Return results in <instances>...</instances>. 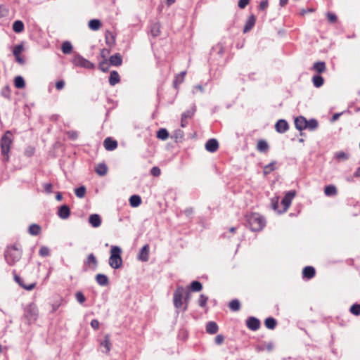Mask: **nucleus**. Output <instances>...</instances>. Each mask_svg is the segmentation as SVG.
I'll return each mask as SVG.
<instances>
[{"label": "nucleus", "mask_w": 360, "mask_h": 360, "mask_svg": "<svg viewBox=\"0 0 360 360\" xmlns=\"http://www.w3.org/2000/svg\"><path fill=\"white\" fill-rule=\"evenodd\" d=\"M295 127L299 131L307 129V119L303 116H299L295 119Z\"/></svg>", "instance_id": "13"}, {"label": "nucleus", "mask_w": 360, "mask_h": 360, "mask_svg": "<svg viewBox=\"0 0 360 360\" xmlns=\"http://www.w3.org/2000/svg\"><path fill=\"white\" fill-rule=\"evenodd\" d=\"M91 265L94 269H96L98 266V260L93 253L89 254L84 261V266H91Z\"/></svg>", "instance_id": "18"}, {"label": "nucleus", "mask_w": 360, "mask_h": 360, "mask_svg": "<svg viewBox=\"0 0 360 360\" xmlns=\"http://www.w3.org/2000/svg\"><path fill=\"white\" fill-rule=\"evenodd\" d=\"M98 68L103 72H108L109 70V64L108 63L107 60L105 59L103 61H101L99 63Z\"/></svg>", "instance_id": "49"}, {"label": "nucleus", "mask_w": 360, "mask_h": 360, "mask_svg": "<svg viewBox=\"0 0 360 360\" xmlns=\"http://www.w3.org/2000/svg\"><path fill=\"white\" fill-rule=\"evenodd\" d=\"M72 63L77 66L82 67L86 69H93L95 67L93 63L85 59L80 55H76L72 60Z\"/></svg>", "instance_id": "8"}, {"label": "nucleus", "mask_w": 360, "mask_h": 360, "mask_svg": "<svg viewBox=\"0 0 360 360\" xmlns=\"http://www.w3.org/2000/svg\"><path fill=\"white\" fill-rule=\"evenodd\" d=\"M150 34L153 37H156L160 34V25L159 22H155L150 26Z\"/></svg>", "instance_id": "29"}, {"label": "nucleus", "mask_w": 360, "mask_h": 360, "mask_svg": "<svg viewBox=\"0 0 360 360\" xmlns=\"http://www.w3.org/2000/svg\"><path fill=\"white\" fill-rule=\"evenodd\" d=\"M229 306L230 309L233 311H238L240 309V303L239 300L237 299L231 300L229 302Z\"/></svg>", "instance_id": "41"}, {"label": "nucleus", "mask_w": 360, "mask_h": 360, "mask_svg": "<svg viewBox=\"0 0 360 360\" xmlns=\"http://www.w3.org/2000/svg\"><path fill=\"white\" fill-rule=\"evenodd\" d=\"M89 27L94 31L98 30L101 27V22L98 19H92L89 22Z\"/></svg>", "instance_id": "27"}, {"label": "nucleus", "mask_w": 360, "mask_h": 360, "mask_svg": "<svg viewBox=\"0 0 360 360\" xmlns=\"http://www.w3.org/2000/svg\"><path fill=\"white\" fill-rule=\"evenodd\" d=\"M157 137L161 140H166L169 137V132L165 128L160 129L157 132Z\"/></svg>", "instance_id": "40"}, {"label": "nucleus", "mask_w": 360, "mask_h": 360, "mask_svg": "<svg viewBox=\"0 0 360 360\" xmlns=\"http://www.w3.org/2000/svg\"><path fill=\"white\" fill-rule=\"evenodd\" d=\"M58 216L62 219H67L70 215V209L67 205H63L58 208Z\"/></svg>", "instance_id": "12"}, {"label": "nucleus", "mask_w": 360, "mask_h": 360, "mask_svg": "<svg viewBox=\"0 0 360 360\" xmlns=\"http://www.w3.org/2000/svg\"><path fill=\"white\" fill-rule=\"evenodd\" d=\"M202 289V285L198 281H192L188 288V290L193 292H200Z\"/></svg>", "instance_id": "25"}, {"label": "nucleus", "mask_w": 360, "mask_h": 360, "mask_svg": "<svg viewBox=\"0 0 360 360\" xmlns=\"http://www.w3.org/2000/svg\"><path fill=\"white\" fill-rule=\"evenodd\" d=\"M267 7H268V1L267 0H264L260 2V4H259L260 10L264 11L265 9H266Z\"/></svg>", "instance_id": "64"}, {"label": "nucleus", "mask_w": 360, "mask_h": 360, "mask_svg": "<svg viewBox=\"0 0 360 360\" xmlns=\"http://www.w3.org/2000/svg\"><path fill=\"white\" fill-rule=\"evenodd\" d=\"M325 195L327 196L335 195L338 193L337 188L333 185H328L325 187Z\"/></svg>", "instance_id": "35"}, {"label": "nucleus", "mask_w": 360, "mask_h": 360, "mask_svg": "<svg viewBox=\"0 0 360 360\" xmlns=\"http://www.w3.org/2000/svg\"><path fill=\"white\" fill-rule=\"evenodd\" d=\"M28 232L32 236H37L41 232V227L37 224H32L29 226Z\"/></svg>", "instance_id": "28"}, {"label": "nucleus", "mask_w": 360, "mask_h": 360, "mask_svg": "<svg viewBox=\"0 0 360 360\" xmlns=\"http://www.w3.org/2000/svg\"><path fill=\"white\" fill-rule=\"evenodd\" d=\"M130 205L133 207L139 206L141 203V198L139 195H133L129 198Z\"/></svg>", "instance_id": "31"}, {"label": "nucleus", "mask_w": 360, "mask_h": 360, "mask_svg": "<svg viewBox=\"0 0 360 360\" xmlns=\"http://www.w3.org/2000/svg\"><path fill=\"white\" fill-rule=\"evenodd\" d=\"M120 82V77L118 72L112 70L110 73L109 83L111 86H115Z\"/></svg>", "instance_id": "21"}, {"label": "nucleus", "mask_w": 360, "mask_h": 360, "mask_svg": "<svg viewBox=\"0 0 360 360\" xmlns=\"http://www.w3.org/2000/svg\"><path fill=\"white\" fill-rule=\"evenodd\" d=\"M184 295V288L178 286L174 292L173 302L176 309H180L183 305V297Z\"/></svg>", "instance_id": "6"}, {"label": "nucleus", "mask_w": 360, "mask_h": 360, "mask_svg": "<svg viewBox=\"0 0 360 360\" xmlns=\"http://www.w3.org/2000/svg\"><path fill=\"white\" fill-rule=\"evenodd\" d=\"M109 62L110 65L120 66L122 63V57L120 53H117L110 57Z\"/></svg>", "instance_id": "17"}, {"label": "nucleus", "mask_w": 360, "mask_h": 360, "mask_svg": "<svg viewBox=\"0 0 360 360\" xmlns=\"http://www.w3.org/2000/svg\"><path fill=\"white\" fill-rule=\"evenodd\" d=\"M68 137L72 140H76L78 137L77 132L75 131H70L67 133Z\"/></svg>", "instance_id": "58"}, {"label": "nucleus", "mask_w": 360, "mask_h": 360, "mask_svg": "<svg viewBox=\"0 0 360 360\" xmlns=\"http://www.w3.org/2000/svg\"><path fill=\"white\" fill-rule=\"evenodd\" d=\"M72 49V44L68 41H64L61 45V51L65 54L71 53Z\"/></svg>", "instance_id": "30"}, {"label": "nucleus", "mask_w": 360, "mask_h": 360, "mask_svg": "<svg viewBox=\"0 0 360 360\" xmlns=\"http://www.w3.org/2000/svg\"><path fill=\"white\" fill-rule=\"evenodd\" d=\"M39 254L41 257H47L50 255V250L48 247L43 246L39 249Z\"/></svg>", "instance_id": "54"}, {"label": "nucleus", "mask_w": 360, "mask_h": 360, "mask_svg": "<svg viewBox=\"0 0 360 360\" xmlns=\"http://www.w3.org/2000/svg\"><path fill=\"white\" fill-rule=\"evenodd\" d=\"M312 82H313L314 86L319 88V87H321L323 84L324 79L321 75H314L312 77Z\"/></svg>", "instance_id": "38"}, {"label": "nucleus", "mask_w": 360, "mask_h": 360, "mask_svg": "<svg viewBox=\"0 0 360 360\" xmlns=\"http://www.w3.org/2000/svg\"><path fill=\"white\" fill-rule=\"evenodd\" d=\"M264 325L268 329L273 330L276 328L277 321L273 317H268L264 321Z\"/></svg>", "instance_id": "26"}, {"label": "nucleus", "mask_w": 360, "mask_h": 360, "mask_svg": "<svg viewBox=\"0 0 360 360\" xmlns=\"http://www.w3.org/2000/svg\"><path fill=\"white\" fill-rule=\"evenodd\" d=\"M271 207L275 211H277V212L279 211L278 210V198H273L271 199Z\"/></svg>", "instance_id": "56"}, {"label": "nucleus", "mask_w": 360, "mask_h": 360, "mask_svg": "<svg viewBox=\"0 0 360 360\" xmlns=\"http://www.w3.org/2000/svg\"><path fill=\"white\" fill-rule=\"evenodd\" d=\"M335 157L339 160H346L348 159L349 155L343 151H340L335 153Z\"/></svg>", "instance_id": "50"}, {"label": "nucleus", "mask_w": 360, "mask_h": 360, "mask_svg": "<svg viewBox=\"0 0 360 360\" xmlns=\"http://www.w3.org/2000/svg\"><path fill=\"white\" fill-rule=\"evenodd\" d=\"M327 18L330 23H335L337 21L336 15L330 12L327 13Z\"/></svg>", "instance_id": "55"}, {"label": "nucleus", "mask_w": 360, "mask_h": 360, "mask_svg": "<svg viewBox=\"0 0 360 360\" xmlns=\"http://www.w3.org/2000/svg\"><path fill=\"white\" fill-rule=\"evenodd\" d=\"M247 327L253 331L257 330L260 327L259 320L254 316H250L246 320Z\"/></svg>", "instance_id": "9"}, {"label": "nucleus", "mask_w": 360, "mask_h": 360, "mask_svg": "<svg viewBox=\"0 0 360 360\" xmlns=\"http://www.w3.org/2000/svg\"><path fill=\"white\" fill-rule=\"evenodd\" d=\"M23 49H24V48H23V45L22 44L16 45L13 48V53L14 56H20V53H22Z\"/></svg>", "instance_id": "53"}, {"label": "nucleus", "mask_w": 360, "mask_h": 360, "mask_svg": "<svg viewBox=\"0 0 360 360\" xmlns=\"http://www.w3.org/2000/svg\"><path fill=\"white\" fill-rule=\"evenodd\" d=\"M275 163L276 162L273 161L264 167L263 172L264 175H267L276 169Z\"/></svg>", "instance_id": "44"}, {"label": "nucleus", "mask_w": 360, "mask_h": 360, "mask_svg": "<svg viewBox=\"0 0 360 360\" xmlns=\"http://www.w3.org/2000/svg\"><path fill=\"white\" fill-rule=\"evenodd\" d=\"M96 281L101 286H107L109 284V279L105 274H98L96 276Z\"/></svg>", "instance_id": "22"}, {"label": "nucleus", "mask_w": 360, "mask_h": 360, "mask_svg": "<svg viewBox=\"0 0 360 360\" xmlns=\"http://www.w3.org/2000/svg\"><path fill=\"white\" fill-rule=\"evenodd\" d=\"M160 169L158 167H153L150 170V174L153 176H159L160 175Z\"/></svg>", "instance_id": "57"}, {"label": "nucleus", "mask_w": 360, "mask_h": 360, "mask_svg": "<svg viewBox=\"0 0 360 360\" xmlns=\"http://www.w3.org/2000/svg\"><path fill=\"white\" fill-rule=\"evenodd\" d=\"M349 311L355 316L360 315V304H354L352 305Z\"/></svg>", "instance_id": "48"}, {"label": "nucleus", "mask_w": 360, "mask_h": 360, "mask_svg": "<svg viewBox=\"0 0 360 360\" xmlns=\"http://www.w3.org/2000/svg\"><path fill=\"white\" fill-rule=\"evenodd\" d=\"M39 311L34 303H30L24 309V317L27 319L28 324L34 323L38 319Z\"/></svg>", "instance_id": "5"}, {"label": "nucleus", "mask_w": 360, "mask_h": 360, "mask_svg": "<svg viewBox=\"0 0 360 360\" xmlns=\"http://www.w3.org/2000/svg\"><path fill=\"white\" fill-rule=\"evenodd\" d=\"M224 340V338L222 335H217L215 337L214 342L217 345H221L223 343Z\"/></svg>", "instance_id": "62"}, {"label": "nucleus", "mask_w": 360, "mask_h": 360, "mask_svg": "<svg viewBox=\"0 0 360 360\" xmlns=\"http://www.w3.org/2000/svg\"><path fill=\"white\" fill-rule=\"evenodd\" d=\"M12 143L13 134L10 131H6L1 139V153L4 162L9 160V153Z\"/></svg>", "instance_id": "1"}, {"label": "nucleus", "mask_w": 360, "mask_h": 360, "mask_svg": "<svg viewBox=\"0 0 360 360\" xmlns=\"http://www.w3.org/2000/svg\"><path fill=\"white\" fill-rule=\"evenodd\" d=\"M289 128L288 122L285 120L281 119L277 121L275 124V129L277 132L283 134L285 133Z\"/></svg>", "instance_id": "11"}, {"label": "nucleus", "mask_w": 360, "mask_h": 360, "mask_svg": "<svg viewBox=\"0 0 360 360\" xmlns=\"http://www.w3.org/2000/svg\"><path fill=\"white\" fill-rule=\"evenodd\" d=\"M195 111H196V105L195 103H193L191 105L190 109L187 110L186 111H185L182 113L181 117H183L184 119H186V120L191 119L193 117V116L194 115Z\"/></svg>", "instance_id": "24"}, {"label": "nucleus", "mask_w": 360, "mask_h": 360, "mask_svg": "<svg viewBox=\"0 0 360 360\" xmlns=\"http://www.w3.org/2000/svg\"><path fill=\"white\" fill-rule=\"evenodd\" d=\"M75 193L77 195V197H78L79 198H84L85 194H86V188H85V186H80L79 188H77L75 190Z\"/></svg>", "instance_id": "45"}, {"label": "nucleus", "mask_w": 360, "mask_h": 360, "mask_svg": "<svg viewBox=\"0 0 360 360\" xmlns=\"http://www.w3.org/2000/svg\"><path fill=\"white\" fill-rule=\"evenodd\" d=\"M313 69L318 73H322L326 70V64L323 61H318L314 64Z\"/></svg>", "instance_id": "36"}, {"label": "nucleus", "mask_w": 360, "mask_h": 360, "mask_svg": "<svg viewBox=\"0 0 360 360\" xmlns=\"http://www.w3.org/2000/svg\"><path fill=\"white\" fill-rule=\"evenodd\" d=\"M21 256L22 250L15 245L8 247L4 252L5 259L10 266H13L18 262Z\"/></svg>", "instance_id": "2"}, {"label": "nucleus", "mask_w": 360, "mask_h": 360, "mask_svg": "<svg viewBox=\"0 0 360 360\" xmlns=\"http://www.w3.org/2000/svg\"><path fill=\"white\" fill-rule=\"evenodd\" d=\"M149 250L150 246L148 244L143 245L139 251L137 257L138 259L141 262H148L149 259Z\"/></svg>", "instance_id": "10"}, {"label": "nucleus", "mask_w": 360, "mask_h": 360, "mask_svg": "<svg viewBox=\"0 0 360 360\" xmlns=\"http://www.w3.org/2000/svg\"><path fill=\"white\" fill-rule=\"evenodd\" d=\"M319 127L318 121L315 119L307 120V129L314 131Z\"/></svg>", "instance_id": "39"}, {"label": "nucleus", "mask_w": 360, "mask_h": 360, "mask_svg": "<svg viewBox=\"0 0 360 360\" xmlns=\"http://www.w3.org/2000/svg\"><path fill=\"white\" fill-rule=\"evenodd\" d=\"M103 146L105 150L112 151L117 147V142L110 137H107L103 141Z\"/></svg>", "instance_id": "15"}, {"label": "nucleus", "mask_w": 360, "mask_h": 360, "mask_svg": "<svg viewBox=\"0 0 360 360\" xmlns=\"http://www.w3.org/2000/svg\"><path fill=\"white\" fill-rule=\"evenodd\" d=\"M296 195L295 191H289L285 193L284 197L281 200V204L283 206V209L282 211H278V213H283L287 211L289 207L291 205L292 200Z\"/></svg>", "instance_id": "7"}, {"label": "nucleus", "mask_w": 360, "mask_h": 360, "mask_svg": "<svg viewBox=\"0 0 360 360\" xmlns=\"http://www.w3.org/2000/svg\"><path fill=\"white\" fill-rule=\"evenodd\" d=\"M248 223L252 231H259L265 226V219L259 214L253 213L248 217Z\"/></svg>", "instance_id": "4"}, {"label": "nucleus", "mask_w": 360, "mask_h": 360, "mask_svg": "<svg viewBox=\"0 0 360 360\" xmlns=\"http://www.w3.org/2000/svg\"><path fill=\"white\" fill-rule=\"evenodd\" d=\"M89 223L94 227H99L101 224V218L98 214H92L89 217Z\"/></svg>", "instance_id": "16"}, {"label": "nucleus", "mask_w": 360, "mask_h": 360, "mask_svg": "<svg viewBox=\"0 0 360 360\" xmlns=\"http://www.w3.org/2000/svg\"><path fill=\"white\" fill-rule=\"evenodd\" d=\"M207 300H208V297L203 295V294H201L199 297V299H198V305L200 307H205L207 304Z\"/></svg>", "instance_id": "47"}, {"label": "nucleus", "mask_w": 360, "mask_h": 360, "mask_svg": "<svg viewBox=\"0 0 360 360\" xmlns=\"http://www.w3.org/2000/svg\"><path fill=\"white\" fill-rule=\"evenodd\" d=\"M24 23L21 20H15L13 24V30L16 33H20L24 30Z\"/></svg>", "instance_id": "34"}, {"label": "nucleus", "mask_w": 360, "mask_h": 360, "mask_svg": "<svg viewBox=\"0 0 360 360\" xmlns=\"http://www.w3.org/2000/svg\"><path fill=\"white\" fill-rule=\"evenodd\" d=\"M52 187H53L52 184L50 183L44 184V191L48 194H50L52 193Z\"/></svg>", "instance_id": "59"}, {"label": "nucleus", "mask_w": 360, "mask_h": 360, "mask_svg": "<svg viewBox=\"0 0 360 360\" xmlns=\"http://www.w3.org/2000/svg\"><path fill=\"white\" fill-rule=\"evenodd\" d=\"M219 327L214 321H209L206 325V331L210 334H215L218 332Z\"/></svg>", "instance_id": "23"}, {"label": "nucleus", "mask_w": 360, "mask_h": 360, "mask_svg": "<svg viewBox=\"0 0 360 360\" xmlns=\"http://www.w3.org/2000/svg\"><path fill=\"white\" fill-rule=\"evenodd\" d=\"M101 345L104 347L105 349V353H108L110 351V335L108 334H106L104 336V340L103 342H101Z\"/></svg>", "instance_id": "37"}, {"label": "nucleus", "mask_w": 360, "mask_h": 360, "mask_svg": "<svg viewBox=\"0 0 360 360\" xmlns=\"http://www.w3.org/2000/svg\"><path fill=\"white\" fill-rule=\"evenodd\" d=\"M256 18L255 15H250L247 20L245 25L243 28V32L247 33L250 31L255 24Z\"/></svg>", "instance_id": "19"}, {"label": "nucleus", "mask_w": 360, "mask_h": 360, "mask_svg": "<svg viewBox=\"0 0 360 360\" xmlns=\"http://www.w3.org/2000/svg\"><path fill=\"white\" fill-rule=\"evenodd\" d=\"M205 148L210 153H214L219 148V143L215 139H209L205 143Z\"/></svg>", "instance_id": "14"}, {"label": "nucleus", "mask_w": 360, "mask_h": 360, "mask_svg": "<svg viewBox=\"0 0 360 360\" xmlns=\"http://www.w3.org/2000/svg\"><path fill=\"white\" fill-rule=\"evenodd\" d=\"M15 86L18 89H22L25 86V82L22 77L17 76L14 79Z\"/></svg>", "instance_id": "42"}, {"label": "nucleus", "mask_w": 360, "mask_h": 360, "mask_svg": "<svg viewBox=\"0 0 360 360\" xmlns=\"http://www.w3.org/2000/svg\"><path fill=\"white\" fill-rule=\"evenodd\" d=\"M257 149L262 153H265L269 149L268 143L265 140H259L257 145Z\"/></svg>", "instance_id": "32"}, {"label": "nucleus", "mask_w": 360, "mask_h": 360, "mask_svg": "<svg viewBox=\"0 0 360 360\" xmlns=\"http://www.w3.org/2000/svg\"><path fill=\"white\" fill-rule=\"evenodd\" d=\"M75 298L77 301L82 304L86 301V297L81 291H78L75 293Z\"/></svg>", "instance_id": "51"}, {"label": "nucleus", "mask_w": 360, "mask_h": 360, "mask_svg": "<svg viewBox=\"0 0 360 360\" xmlns=\"http://www.w3.org/2000/svg\"><path fill=\"white\" fill-rule=\"evenodd\" d=\"M100 326V323L97 319H93L91 321V326L94 330H98Z\"/></svg>", "instance_id": "60"}, {"label": "nucleus", "mask_w": 360, "mask_h": 360, "mask_svg": "<svg viewBox=\"0 0 360 360\" xmlns=\"http://www.w3.org/2000/svg\"><path fill=\"white\" fill-rule=\"evenodd\" d=\"M185 75H186V72H180L176 77H175V79L174 81V85L175 87H176V86L181 83L183 82L184 79V77H185Z\"/></svg>", "instance_id": "46"}, {"label": "nucleus", "mask_w": 360, "mask_h": 360, "mask_svg": "<svg viewBox=\"0 0 360 360\" xmlns=\"http://www.w3.org/2000/svg\"><path fill=\"white\" fill-rule=\"evenodd\" d=\"M184 302H185V305L184 307V309H183V311H185L187 310L188 309V302L191 299V291L189 290H185L184 289Z\"/></svg>", "instance_id": "43"}, {"label": "nucleus", "mask_w": 360, "mask_h": 360, "mask_svg": "<svg viewBox=\"0 0 360 360\" xmlns=\"http://www.w3.org/2000/svg\"><path fill=\"white\" fill-rule=\"evenodd\" d=\"M122 249L118 246H112L110 256L109 257V265L115 269H120L122 266L121 257Z\"/></svg>", "instance_id": "3"}, {"label": "nucleus", "mask_w": 360, "mask_h": 360, "mask_svg": "<svg viewBox=\"0 0 360 360\" xmlns=\"http://www.w3.org/2000/svg\"><path fill=\"white\" fill-rule=\"evenodd\" d=\"M105 41H106V44H107L108 46H111L114 45V44H115V39L114 36H112L110 39L106 36V37H105Z\"/></svg>", "instance_id": "63"}, {"label": "nucleus", "mask_w": 360, "mask_h": 360, "mask_svg": "<svg viewBox=\"0 0 360 360\" xmlns=\"http://www.w3.org/2000/svg\"><path fill=\"white\" fill-rule=\"evenodd\" d=\"M96 172L100 176H104L107 174L108 167L105 163H100L95 169Z\"/></svg>", "instance_id": "33"}, {"label": "nucleus", "mask_w": 360, "mask_h": 360, "mask_svg": "<svg viewBox=\"0 0 360 360\" xmlns=\"http://www.w3.org/2000/svg\"><path fill=\"white\" fill-rule=\"evenodd\" d=\"M15 281L25 289L27 290H32V289L34 288L36 284L35 283H31L28 285H23L20 282V278L18 276H15Z\"/></svg>", "instance_id": "52"}, {"label": "nucleus", "mask_w": 360, "mask_h": 360, "mask_svg": "<svg viewBox=\"0 0 360 360\" xmlns=\"http://www.w3.org/2000/svg\"><path fill=\"white\" fill-rule=\"evenodd\" d=\"M315 269L311 266H305L302 271L303 277L308 279L312 278L315 276Z\"/></svg>", "instance_id": "20"}, {"label": "nucleus", "mask_w": 360, "mask_h": 360, "mask_svg": "<svg viewBox=\"0 0 360 360\" xmlns=\"http://www.w3.org/2000/svg\"><path fill=\"white\" fill-rule=\"evenodd\" d=\"M249 2L250 0H239L238 6L240 8L243 9L246 7Z\"/></svg>", "instance_id": "61"}]
</instances>
